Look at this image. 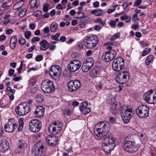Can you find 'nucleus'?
<instances>
[{
  "label": "nucleus",
  "instance_id": "1",
  "mask_svg": "<svg viewBox=\"0 0 156 156\" xmlns=\"http://www.w3.org/2000/svg\"><path fill=\"white\" fill-rule=\"evenodd\" d=\"M115 139L112 136H106L104 138L102 145V149L105 152L109 153L115 147Z\"/></svg>",
  "mask_w": 156,
  "mask_h": 156
},
{
  "label": "nucleus",
  "instance_id": "2",
  "mask_svg": "<svg viewBox=\"0 0 156 156\" xmlns=\"http://www.w3.org/2000/svg\"><path fill=\"white\" fill-rule=\"evenodd\" d=\"M124 148L125 151L130 153H134L136 151L138 148L135 144L134 140L130 136H127L124 143Z\"/></svg>",
  "mask_w": 156,
  "mask_h": 156
},
{
  "label": "nucleus",
  "instance_id": "3",
  "mask_svg": "<svg viewBox=\"0 0 156 156\" xmlns=\"http://www.w3.org/2000/svg\"><path fill=\"white\" fill-rule=\"evenodd\" d=\"M41 89L46 93H52L55 90V87L53 82L48 79L43 80L41 83Z\"/></svg>",
  "mask_w": 156,
  "mask_h": 156
},
{
  "label": "nucleus",
  "instance_id": "4",
  "mask_svg": "<svg viewBox=\"0 0 156 156\" xmlns=\"http://www.w3.org/2000/svg\"><path fill=\"white\" fill-rule=\"evenodd\" d=\"M106 48L109 51L105 52L103 54L102 57V59L105 62L111 61L115 57L116 55V51L112 49V47L110 46H108Z\"/></svg>",
  "mask_w": 156,
  "mask_h": 156
},
{
  "label": "nucleus",
  "instance_id": "5",
  "mask_svg": "<svg viewBox=\"0 0 156 156\" xmlns=\"http://www.w3.org/2000/svg\"><path fill=\"white\" fill-rule=\"evenodd\" d=\"M130 74L127 71L119 73L115 77L116 81L119 84H123L127 82L129 79Z\"/></svg>",
  "mask_w": 156,
  "mask_h": 156
},
{
  "label": "nucleus",
  "instance_id": "6",
  "mask_svg": "<svg viewBox=\"0 0 156 156\" xmlns=\"http://www.w3.org/2000/svg\"><path fill=\"white\" fill-rule=\"evenodd\" d=\"M144 98L148 103H156V90H150L144 94Z\"/></svg>",
  "mask_w": 156,
  "mask_h": 156
},
{
  "label": "nucleus",
  "instance_id": "7",
  "mask_svg": "<svg viewBox=\"0 0 156 156\" xmlns=\"http://www.w3.org/2000/svg\"><path fill=\"white\" fill-rule=\"evenodd\" d=\"M132 110L129 108V106H124L122 109L121 115L122 119L125 123H127L132 117L131 112Z\"/></svg>",
  "mask_w": 156,
  "mask_h": 156
},
{
  "label": "nucleus",
  "instance_id": "8",
  "mask_svg": "<svg viewBox=\"0 0 156 156\" xmlns=\"http://www.w3.org/2000/svg\"><path fill=\"white\" fill-rule=\"evenodd\" d=\"M30 109V107L26 103L19 104L16 108L15 111L17 114L20 116L27 114Z\"/></svg>",
  "mask_w": 156,
  "mask_h": 156
},
{
  "label": "nucleus",
  "instance_id": "9",
  "mask_svg": "<svg viewBox=\"0 0 156 156\" xmlns=\"http://www.w3.org/2000/svg\"><path fill=\"white\" fill-rule=\"evenodd\" d=\"M149 108L144 105H140L136 109V113L140 118L147 117L149 115Z\"/></svg>",
  "mask_w": 156,
  "mask_h": 156
},
{
  "label": "nucleus",
  "instance_id": "10",
  "mask_svg": "<svg viewBox=\"0 0 156 156\" xmlns=\"http://www.w3.org/2000/svg\"><path fill=\"white\" fill-rule=\"evenodd\" d=\"M45 150L44 145L41 142H38L33 147L32 153L35 156H40L42 155Z\"/></svg>",
  "mask_w": 156,
  "mask_h": 156
},
{
  "label": "nucleus",
  "instance_id": "11",
  "mask_svg": "<svg viewBox=\"0 0 156 156\" xmlns=\"http://www.w3.org/2000/svg\"><path fill=\"white\" fill-rule=\"evenodd\" d=\"M30 130L34 132L39 131L41 127V123L40 121L37 119L31 120L29 123Z\"/></svg>",
  "mask_w": 156,
  "mask_h": 156
},
{
  "label": "nucleus",
  "instance_id": "12",
  "mask_svg": "<svg viewBox=\"0 0 156 156\" xmlns=\"http://www.w3.org/2000/svg\"><path fill=\"white\" fill-rule=\"evenodd\" d=\"M69 90L70 92H73L78 90L81 86L80 81L78 80H72L69 81L67 84Z\"/></svg>",
  "mask_w": 156,
  "mask_h": 156
},
{
  "label": "nucleus",
  "instance_id": "13",
  "mask_svg": "<svg viewBox=\"0 0 156 156\" xmlns=\"http://www.w3.org/2000/svg\"><path fill=\"white\" fill-rule=\"evenodd\" d=\"M17 127V125L14 119H9L8 122L4 126L5 131L10 133L13 132Z\"/></svg>",
  "mask_w": 156,
  "mask_h": 156
},
{
  "label": "nucleus",
  "instance_id": "14",
  "mask_svg": "<svg viewBox=\"0 0 156 156\" xmlns=\"http://www.w3.org/2000/svg\"><path fill=\"white\" fill-rule=\"evenodd\" d=\"M81 63L79 60H74L70 62L68 66L69 70L72 72H75L80 68Z\"/></svg>",
  "mask_w": 156,
  "mask_h": 156
},
{
  "label": "nucleus",
  "instance_id": "15",
  "mask_svg": "<svg viewBox=\"0 0 156 156\" xmlns=\"http://www.w3.org/2000/svg\"><path fill=\"white\" fill-rule=\"evenodd\" d=\"M61 73L60 67L56 65L52 66L49 70V74L51 77L53 78L59 76L61 74Z\"/></svg>",
  "mask_w": 156,
  "mask_h": 156
},
{
  "label": "nucleus",
  "instance_id": "16",
  "mask_svg": "<svg viewBox=\"0 0 156 156\" xmlns=\"http://www.w3.org/2000/svg\"><path fill=\"white\" fill-rule=\"evenodd\" d=\"M102 129V131L107 135L111 129L110 124L109 122L103 121L100 122L97 124Z\"/></svg>",
  "mask_w": 156,
  "mask_h": 156
},
{
  "label": "nucleus",
  "instance_id": "17",
  "mask_svg": "<svg viewBox=\"0 0 156 156\" xmlns=\"http://www.w3.org/2000/svg\"><path fill=\"white\" fill-rule=\"evenodd\" d=\"M44 108L43 107L39 106L36 107L34 113L38 118H40L44 115Z\"/></svg>",
  "mask_w": 156,
  "mask_h": 156
},
{
  "label": "nucleus",
  "instance_id": "18",
  "mask_svg": "<svg viewBox=\"0 0 156 156\" xmlns=\"http://www.w3.org/2000/svg\"><path fill=\"white\" fill-rule=\"evenodd\" d=\"M9 148V143L5 140H3L0 144V150L3 152L6 151Z\"/></svg>",
  "mask_w": 156,
  "mask_h": 156
},
{
  "label": "nucleus",
  "instance_id": "19",
  "mask_svg": "<svg viewBox=\"0 0 156 156\" xmlns=\"http://www.w3.org/2000/svg\"><path fill=\"white\" fill-rule=\"evenodd\" d=\"M84 44L86 48L88 49H93L95 47L88 37V36H86L84 40Z\"/></svg>",
  "mask_w": 156,
  "mask_h": 156
},
{
  "label": "nucleus",
  "instance_id": "20",
  "mask_svg": "<svg viewBox=\"0 0 156 156\" xmlns=\"http://www.w3.org/2000/svg\"><path fill=\"white\" fill-rule=\"evenodd\" d=\"M40 49L42 51H45L48 49L50 46L51 44L48 42L47 41L43 40L40 42Z\"/></svg>",
  "mask_w": 156,
  "mask_h": 156
},
{
  "label": "nucleus",
  "instance_id": "21",
  "mask_svg": "<svg viewBox=\"0 0 156 156\" xmlns=\"http://www.w3.org/2000/svg\"><path fill=\"white\" fill-rule=\"evenodd\" d=\"M94 133L95 135L99 138H102L105 136L106 135L102 131L101 128H96L94 130Z\"/></svg>",
  "mask_w": 156,
  "mask_h": 156
},
{
  "label": "nucleus",
  "instance_id": "22",
  "mask_svg": "<svg viewBox=\"0 0 156 156\" xmlns=\"http://www.w3.org/2000/svg\"><path fill=\"white\" fill-rule=\"evenodd\" d=\"M17 41V38L16 36H13L11 37L9 45L12 49H13L15 48Z\"/></svg>",
  "mask_w": 156,
  "mask_h": 156
},
{
  "label": "nucleus",
  "instance_id": "23",
  "mask_svg": "<svg viewBox=\"0 0 156 156\" xmlns=\"http://www.w3.org/2000/svg\"><path fill=\"white\" fill-rule=\"evenodd\" d=\"M124 106H122L120 103L117 102L112 105V108L113 109L115 110V112L116 113L119 111L121 112L122 109L124 108Z\"/></svg>",
  "mask_w": 156,
  "mask_h": 156
},
{
  "label": "nucleus",
  "instance_id": "24",
  "mask_svg": "<svg viewBox=\"0 0 156 156\" xmlns=\"http://www.w3.org/2000/svg\"><path fill=\"white\" fill-rule=\"evenodd\" d=\"M119 64L124 65V60L121 57H117L115 59L113 62L112 65H114V64L118 65Z\"/></svg>",
  "mask_w": 156,
  "mask_h": 156
},
{
  "label": "nucleus",
  "instance_id": "25",
  "mask_svg": "<svg viewBox=\"0 0 156 156\" xmlns=\"http://www.w3.org/2000/svg\"><path fill=\"white\" fill-rule=\"evenodd\" d=\"M88 37H89L91 42L94 45V46L96 47L98 42V38L97 36L96 35L91 36H88Z\"/></svg>",
  "mask_w": 156,
  "mask_h": 156
},
{
  "label": "nucleus",
  "instance_id": "26",
  "mask_svg": "<svg viewBox=\"0 0 156 156\" xmlns=\"http://www.w3.org/2000/svg\"><path fill=\"white\" fill-rule=\"evenodd\" d=\"M104 12V10L101 9L93 10L90 11V13L91 14H94L98 16H102Z\"/></svg>",
  "mask_w": 156,
  "mask_h": 156
},
{
  "label": "nucleus",
  "instance_id": "27",
  "mask_svg": "<svg viewBox=\"0 0 156 156\" xmlns=\"http://www.w3.org/2000/svg\"><path fill=\"white\" fill-rule=\"evenodd\" d=\"M124 65L120 64L118 65L114 64L112 65V67L114 71H119L122 69L124 68Z\"/></svg>",
  "mask_w": 156,
  "mask_h": 156
},
{
  "label": "nucleus",
  "instance_id": "28",
  "mask_svg": "<svg viewBox=\"0 0 156 156\" xmlns=\"http://www.w3.org/2000/svg\"><path fill=\"white\" fill-rule=\"evenodd\" d=\"M94 63V60L93 58L91 57H89L87 59L85 62H83L86 64H87L88 66L91 68L93 66Z\"/></svg>",
  "mask_w": 156,
  "mask_h": 156
},
{
  "label": "nucleus",
  "instance_id": "29",
  "mask_svg": "<svg viewBox=\"0 0 156 156\" xmlns=\"http://www.w3.org/2000/svg\"><path fill=\"white\" fill-rule=\"evenodd\" d=\"M100 72V69L98 67H94L91 70V73L95 76H97V75L99 74Z\"/></svg>",
  "mask_w": 156,
  "mask_h": 156
},
{
  "label": "nucleus",
  "instance_id": "30",
  "mask_svg": "<svg viewBox=\"0 0 156 156\" xmlns=\"http://www.w3.org/2000/svg\"><path fill=\"white\" fill-rule=\"evenodd\" d=\"M58 129V127L56 125L54 126L52 124V125L51 126L48 128V130L50 132L51 131L52 132H55V133H53L54 134H57L59 132H57V129Z\"/></svg>",
  "mask_w": 156,
  "mask_h": 156
},
{
  "label": "nucleus",
  "instance_id": "31",
  "mask_svg": "<svg viewBox=\"0 0 156 156\" xmlns=\"http://www.w3.org/2000/svg\"><path fill=\"white\" fill-rule=\"evenodd\" d=\"M81 113L83 115H86L90 112V110L89 108L87 107L83 108H79Z\"/></svg>",
  "mask_w": 156,
  "mask_h": 156
},
{
  "label": "nucleus",
  "instance_id": "32",
  "mask_svg": "<svg viewBox=\"0 0 156 156\" xmlns=\"http://www.w3.org/2000/svg\"><path fill=\"white\" fill-rule=\"evenodd\" d=\"M58 26L57 23H52L50 26L51 31L52 32H55L56 31Z\"/></svg>",
  "mask_w": 156,
  "mask_h": 156
},
{
  "label": "nucleus",
  "instance_id": "33",
  "mask_svg": "<svg viewBox=\"0 0 156 156\" xmlns=\"http://www.w3.org/2000/svg\"><path fill=\"white\" fill-rule=\"evenodd\" d=\"M91 67L88 66L87 64H86L85 63H83L81 69L82 71L84 72H88L90 69Z\"/></svg>",
  "mask_w": 156,
  "mask_h": 156
},
{
  "label": "nucleus",
  "instance_id": "34",
  "mask_svg": "<svg viewBox=\"0 0 156 156\" xmlns=\"http://www.w3.org/2000/svg\"><path fill=\"white\" fill-rule=\"evenodd\" d=\"M52 124H53L54 126L56 125L58 127V129H57V132H59L62 129V123L58 122H52Z\"/></svg>",
  "mask_w": 156,
  "mask_h": 156
},
{
  "label": "nucleus",
  "instance_id": "35",
  "mask_svg": "<svg viewBox=\"0 0 156 156\" xmlns=\"http://www.w3.org/2000/svg\"><path fill=\"white\" fill-rule=\"evenodd\" d=\"M23 119L20 118L19 120V125L18 130L19 131H20L23 129Z\"/></svg>",
  "mask_w": 156,
  "mask_h": 156
},
{
  "label": "nucleus",
  "instance_id": "36",
  "mask_svg": "<svg viewBox=\"0 0 156 156\" xmlns=\"http://www.w3.org/2000/svg\"><path fill=\"white\" fill-rule=\"evenodd\" d=\"M153 58L152 55H150L148 56L146 60L145 64L147 65H149Z\"/></svg>",
  "mask_w": 156,
  "mask_h": 156
},
{
  "label": "nucleus",
  "instance_id": "37",
  "mask_svg": "<svg viewBox=\"0 0 156 156\" xmlns=\"http://www.w3.org/2000/svg\"><path fill=\"white\" fill-rule=\"evenodd\" d=\"M57 141L56 140V138L54 137L53 139L51 140L50 141L48 142L47 143L50 146H53L55 145L57 143Z\"/></svg>",
  "mask_w": 156,
  "mask_h": 156
},
{
  "label": "nucleus",
  "instance_id": "38",
  "mask_svg": "<svg viewBox=\"0 0 156 156\" xmlns=\"http://www.w3.org/2000/svg\"><path fill=\"white\" fill-rule=\"evenodd\" d=\"M42 11H35L34 13V16L40 18H41L42 16Z\"/></svg>",
  "mask_w": 156,
  "mask_h": 156
},
{
  "label": "nucleus",
  "instance_id": "39",
  "mask_svg": "<svg viewBox=\"0 0 156 156\" xmlns=\"http://www.w3.org/2000/svg\"><path fill=\"white\" fill-rule=\"evenodd\" d=\"M60 34V33H57L55 35H52L51 38L52 40H55L56 42H58L59 41L58 38L59 37Z\"/></svg>",
  "mask_w": 156,
  "mask_h": 156
},
{
  "label": "nucleus",
  "instance_id": "40",
  "mask_svg": "<svg viewBox=\"0 0 156 156\" xmlns=\"http://www.w3.org/2000/svg\"><path fill=\"white\" fill-rule=\"evenodd\" d=\"M151 49L150 48H146L143 51L142 56H144L147 55L151 51Z\"/></svg>",
  "mask_w": 156,
  "mask_h": 156
},
{
  "label": "nucleus",
  "instance_id": "41",
  "mask_svg": "<svg viewBox=\"0 0 156 156\" xmlns=\"http://www.w3.org/2000/svg\"><path fill=\"white\" fill-rule=\"evenodd\" d=\"M27 144L23 141L19 145L18 147L20 149H24L26 148L27 147Z\"/></svg>",
  "mask_w": 156,
  "mask_h": 156
},
{
  "label": "nucleus",
  "instance_id": "42",
  "mask_svg": "<svg viewBox=\"0 0 156 156\" xmlns=\"http://www.w3.org/2000/svg\"><path fill=\"white\" fill-rule=\"evenodd\" d=\"M30 4L32 7H35L36 6L37 3V0H31L30 1Z\"/></svg>",
  "mask_w": 156,
  "mask_h": 156
},
{
  "label": "nucleus",
  "instance_id": "43",
  "mask_svg": "<svg viewBox=\"0 0 156 156\" xmlns=\"http://www.w3.org/2000/svg\"><path fill=\"white\" fill-rule=\"evenodd\" d=\"M36 101L38 103L41 102L43 101V97L42 96H40L37 95L36 96Z\"/></svg>",
  "mask_w": 156,
  "mask_h": 156
},
{
  "label": "nucleus",
  "instance_id": "44",
  "mask_svg": "<svg viewBox=\"0 0 156 156\" xmlns=\"http://www.w3.org/2000/svg\"><path fill=\"white\" fill-rule=\"evenodd\" d=\"M118 41H116L114 40H111L107 43V44L108 45H112L113 46H116L117 44L118 43Z\"/></svg>",
  "mask_w": 156,
  "mask_h": 156
},
{
  "label": "nucleus",
  "instance_id": "45",
  "mask_svg": "<svg viewBox=\"0 0 156 156\" xmlns=\"http://www.w3.org/2000/svg\"><path fill=\"white\" fill-rule=\"evenodd\" d=\"M78 14L77 16L76 17L77 18H81V20H83L84 18L83 17L84 14L83 12H77Z\"/></svg>",
  "mask_w": 156,
  "mask_h": 156
},
{
  "label": "nucleus",
  "instance_id": "46",
  "mask_svg": "<svg viewBox=\"0 0 156 156\" xmlns=\"http://www.w3.org/2000/svg\"><path fill=\"white\" fill-rule=\"evenodd\" d=\"M31 35V33L30 31H27L24 33L25 37L28 40L30 38Z\"/></svg>",
  "mask_w": 156,
  "mask_h": 156
},
{
  "label": "nucleus",
  "instance_id": "47",
  "mask_svg": "<svg viewBox=\"0 0 156 156\" xmlns=\"http://www.w3.org/2000/svg\"><path fill=\"white\" fill-rule=\"evenodd\" d=\"M7 90L10 94H13L15 91L14 89H12L11 88L9 87H8L7 88Z\"/></svg>",
  "mask_w": 156,
  "mask_h": 156
},
{
  "label": "nucleus",
  "instance_id": "48",
  "mask_svg": "<svg viewBox=\"0 0 156 156\" xmlns=\"http://www.w3.org/2000/svg\"><path fill=\"white\" fill-rule=\"evenodd\" d=\"M26 11L27 9H22L19 12V16L21 17L23 16L25 14Z\"/></svg>",
  "mask_w": 156,
  "mask_h": 156
},
{
  "label": "nucleus",
  "instance_id": "49",
  "mask_svg": "<svg viewBox=\"0 0 156 156\" xmlns=\"http://www.w3.org/2000/svg\"><path fill=\"white\" fill-rule=\"evenodd\" d=\"M26 40L25 39L23 38H21L19 39L18 40V42L21 45H23L25 43Z\"/></svg>",
  "mask_w": 156,
  "mask_h": 156
},
{
  "label": "nucleus",
  "instance_id": "50",
  "mask_svg": "<svg viewBox=\"0 0 156 156\" xmlns=\"http://www.w3.org/2000/svg\"><path fill=\"white\" fill-rule=\"evenodd\" d=\"M49 6V5L48 3L44 4L43 7V11L44 12H47L48 10V8Z\"/></svg>",
  "mask_w": 156,
  "mask_h": 156
},
{
  "label": "nucleus",
  "instance_id": "51",
  "mask_svg": "<svg viewBox=\"0 0 156 156\" xmlns=\"http://www.w3.org/2000/svg\"><path fill=\"white\" fill-rule=\"evenodd\" d=\"M119 37V33H116L114 34L111 40H114L118 38Z\"/></svg>",
  "mask_w": 156,
  "mask_h": 156
},
{
  "label": "nucleus",
  "instance_id": "52",
  "mask_svg": "<svg viewBox=\"0 0 156 156\" xmlns=\"http://www.w3.org/2000/svg\"><path fill=\"white\" fill-rule=\"evenodd\" d=\"M40 38L38 37H35L33 38L31 40V42L33 43L36 41H40Z\"/></svg>",
  "mask_w": 156,
  "mask_h": 156
},
{
  "label": "nucleus",
  "instance_id": "53",
  "mask_svg": "<svg viewBox=\"0 0 156 156\" xmlns=\"http://www.w3.org/2000/svg\"><path fill=\"white\" fill-rule=\"evenodd\" d=\"M43 59V57L41 55H38L35 58V60L39 62L42 60Z\"/></svg>",
  "mask_w": 156,
  "mask_h": 156
},
{
  "label": "nucleus",
  "instance_id": "54",
  "mask_svg": "<svg viewBox=\"0 0 156 156\" xmlns=\"http://www.w3.org/2000/svg\"><path fill=\"white\" fill-rule=\"evenodd\" d=\"M139 43L141 46L143 48H144L148 46L147 43L144 42L143 41H140Z\"/></svg>",
  "mask_w": 156,
  "mask_h": 156
},
{
  "label": "nucleus",
  "instance_id": "55",
  "mask_svg": "<svg viewBox=\"0 0 156 156\" xmlns=\"http://www.w3.org/2000/svg\"><path fill=\"white\" fill-rule=\"evenodd\" d=\"M116 24L114 20H112L109 23V25L112 27L115 28Z\"/></svg>",
  "mask_w": 156,
  "mask_h": 156
},
{
  "label": "nucleus",
  "instance_id": "56",
  "mask_svg": "<svg viewBox=\"0 0 156 156\" xmlns=\"http://www.w3.org/2000/svg\"><path fill=\"white\" fill-rule=\"evenodd\" d=\"M54 137H52L51 135H49L46 138V140L47 143L50 141L51 140H52L53 139Z\"/></svg>",
  "mask_w": 156,
  "mask_h": 156
},
{
  "label": "nucleus",
  "instance_id": "57",
  "mask_svg": "<svg viewBox=\"0 0 156 156\" xmlns=\"http://www.w3.org/2000/svg\"><path fill=\"white\" fill-rule=\"evenodd\" d=\"M70 110H65L64 112V114L65 116H68L70 115L72 113V112L70 111Z\"/></svg>",
  "mask_w": 156,
  "mask_h": 156
},
{
  "label": "nucleus",
  "instance_id": "58",
  "mask_svg": "<svg viewBox=\"0 0 156 156\" xmlns=\"http://www.w3.org/2000/svg\"><path fill=\"white\" fill-rule=\"evenodd\" d=\"M37 90V88L35 87H33L31 88L30 90V92L32 94H34Z\"/></svg>",
  "mask_w": 156,
  "mask_h": 156
},
{
  "label": "nucleus",
  "instance_id": "59",
  "mask_svg": "<svg viewBox=\"0 0 156 156\" xmlns=\"http://www.w3.org/2000/svg\"><path fill=\"white\" fill-rule=\"evenodd\" d=\"M88 105V103L87 101H84L82 102L81 104V106L80 107V108H83V107H86Z\"/></svg>",
  "mask_w": 156,
  "mask_h": 156
},
{
  "label": "nucleus",
  "instance_id": "60",
  "mask_svg": "<svg viewBox=\"0 0 156 156\" xmlns=\"http://www.w3.org/2000/svg\"><path fill=\"white\" fill-rule=\"evenodd\" d=\"M139 27V24L135 23H133L131 26L132 28L135 30H136Z\"/></svg>",
  "mask_w": 156,
  "mask_h": 156
},
{
  "label": "nucleus",
  "instance_id": "61",
  "mask_svg": "<svg viewBox=\"0 0 156 156\" xmlns=\"http://www.w3.org/2000/svg\"><path fill=\"white\" fill-rule=\"evenodd\" d=\"M142 0H136V2L134 3V5L136 6H137L141 3Z\"/></svg>",
  "mask_w": 156,
  "mask_h": 156
},
{
  "label": "nucleus",
  "instance_id": "62",
  "mask_svg": "<svg viewBox=\"0 0 156 156\" xmlns=\"http://www.w3.org/2000/svg\"><path fill=\"white\" fill-rule=\"evenodd\" d=\"M14 72V70L13 69H10L9 70V75L10 76H12Z\"/></svg>",
  "mask_w": 156,
  "mask_h": 156
},
{
  "label": "nucleus",
  "instance_id": "63",
  "mask_svg": "<svg viewBox=\"0 0 156 156\" xmlns=\"http://www.w3.org/2000/svg\"><path fill=\"white\" fill-rule=\"evenodd\" d=\"M131 20V17L130 16H128L126 15V17L125 19V21L126 22H129Z\"/></svg>",
  "mask_w": 156,
  "mask_h": 156
},
{
  "label": "nucleus",
  "instance_id": "64",
  "mask_svg": "<svg viewBox=\"0 0 156 156\" xmlns=\"http://www.w3.org/2000/svg\"><path fill=\"white\" fill-rule=\"evenodd\" d=\"M109 120L110 121L113 123L115 122V118L113 117H111L109 118Z\"/></svg>",
  "mask_w": 156,
  "mask_h": 156
}]
</instances>
